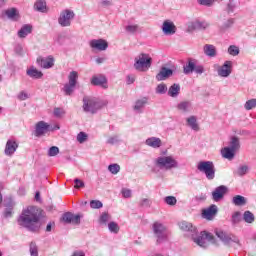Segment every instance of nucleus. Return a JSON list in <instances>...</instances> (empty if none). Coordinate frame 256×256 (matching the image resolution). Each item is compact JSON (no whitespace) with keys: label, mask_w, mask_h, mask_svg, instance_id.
I'll return each mask as SVG.
<instances>
[{"label":"nucleus","mask_w":256,"mask_h":256,"mask_svg":"<svg viewBox=\"0 0 256 256\" xmlns=\"http://www.w3.org/2000/svg\"><path fill=\"white\" fill-rule=\"evenodd\" d=\"M20 227L37 233L41 229V210L35 206H28L24 208L17 219Z\"/></svg>","instance_id":"obj_1"},{"label":"nucleus","mask_w":256,"mask_h":256,"mask_svg":"<svg viewBox=\"0 0 256 256\" xmlns=\"http://www.w3.org/2000/svg\"><path fill=\"white\" fill-rule=\"evenodd\" d=\"M156 169L161 171H171V169H179V161L173 155H161L154 159Z\"/></svg>","instance_id":"obj_2"},{"label":"nucleus","mask_w":256,"mask_h":256,"mask_svg":"<svg viewBox=\"0 0 256 256\" xmlns=\"http://www.w3.org/2000/svg\"><path fill=\"white\" fill-rule=\"evenodd\" d=\"M82 103L84 113H90V115H95L104 105L101 100L93 96H84Z\"/></svg>","instance_id":"obj_3"},{"label":"nucleus","mask_w":256,"mask_h":256,"mask_svg":"<svg viewBox=\"0 0 256 256\" xmlns=\"http://www.w3.org/2000/svg\"><path fill=\"white\" fill-rule=\"evenodd\" d=\"M152 233L156 239L157 245H161V243H166V241H169V230L165 224L159 221L153 223Z\"/></svg>","instance_id":"obj_4"},{"label":"nucleus","mask_w":256,"mask_h":256,"mask_svg":"<svg viewBox=\"0 0 256 256\" xmlns=\"http://www.w3.org/2000/svg\"><path fill=\"white\" fill-rule=\"evenodd\" d=\"M153 58L149 54L140 53L134 58V69L140 73H147L151 69Z\"/></svg>","instance_id":"obj_5"},{"label":"nucleus","mask_w":256,"mask_h":256,"mask_svg":"<svg viewBox=\"0 0 256 256\" xmlns=\"http://www.w3.org/2000/svg\"><path fill=\"white\" fill-rule=\"evenodd\" d=\"M198 171L204 173L208 181L215 179V164L212 161H200L197 165Z\"/></svg>","instance_id":"obj_6"},{"label":"nucleus","mask_w":256,"mask_h":256,"mask_svg":"<svg viewBox=\"0 0 256 256\" xmlns=\"http://www.w3.org/2000/svg\"><path fill=\"white\" fill-rule=\"evenodd\" d=\"M216 236L224 245H228L229 247H234V249H239L241 244H239V238L235 237L234 235L227 234L223 230H216Z\"/></svg>","instance_id":"obj_7"},{"label":"nucleus","mask_w":256,"mask_h":256,"mask_svg":"<svg viewBox=\"0 0 256 256\" xmlns=\"http://www.w3.org/2000/svg\"><path fill=\"white\" fill-rule=\"evenodd\" d=\"M73 19H75V11L71 9H64L60 12L58 17V24L60 27H71Z\"/></svg>","instance_id":"obj_8"},{"label":"nucleus","mask_w":256,"mask_h":256,"mask_svg":"<svg viewBox=\"0 0 256 256\" xmlns=\"http://www.w3.org/2000/svg\"><path fill=\"white\" fill-rule=\"evenodd\" d=\"M79 79V73L77 71H71L68 75V83L63 87V92L65 95H73L75 87H77V81Z\"/></svg>","instance_id":"obj_9"},{"label":"nucleus","mask_w":256,"mask_h":256,"mask_svg":"<svg viewBox=\"0 0 256 256\" xmlns=\"http://www.w3.org/2000/svg\"><path fill=\"white\" fill-rule=\"evenodd\" d=\"M192 240L199 247L205 248L207 247V241H213V235H211V233L203 231L200 233V235L197 236V232H196L192 234Z\"/></svg>","instance_id":"obj_10"},{"label":"nucleus","mask_w":256,"mask_h":256,"mask_svg":"<svg viewBox=\"0 0 256 256\" xmlns=\"http://www.w3.org/2000/svg\"><path fill=\"white\" fill-rule=\"evenodd\" d=\"M211 27V23L206 20H194L188 24V31L191 33L193 31H205V29H209Z\"/></svg>","instance_id":"obj_11"},{"label":"nucleus","mask_w":256,"mask_h":256,"mask_svg":"<svg viewBox=\"0 0 256 256\" xmlns=\"http://www.w3.org/2000/svg\"><path fill=\"white\" fill-rule=\"evenodd\" d=\"M233 73V62L225 61L222 66L217 67V74L219 77L227 78Z\"/></svg>","instance_id":"obj_12"},{"label":"nucleus","mask_w":256,"mask_h":256,"mask_svg":"<svg viewBox=\"0 0 256 256\" xmlns=\"http://www.w3.org/2000/svg\"><path fill=\"white\" fill-rule=\"evenodd\" d=\"M49 131H51V125L45 121H39L35 125L34 135L35 137H43V135L49 133Z\"/></svg>","instance_id":"obj_13"},{"label":"nucleus","mask_w":256,"mask_h":256,"mask_svg":"<svg viewBox=\"0 0 256 256\" xmlns=\"http://www.w3.org/2000/svg\"><path fill=\"white\" fill-rule=\"evenodd\" d=\"M91 49L95 51H107L109 43L105 39H93L89 42Z\"/></svg>","instance_id":"obj_14"},{"label":"nucleus","mask_w":256,"mask_h":256,"mask_svg":"<svg viewBox=\"0 0 256 256\" xmlns=\"http://www.w3.org/2000/svg\"><path fill=\"white\" fill-rule=\"evenodd\" d=\"M162 33L166 36L175 35L177 33V26L171 20H165L162 24Z\"/></svg>","instance_id":"obj_15"},{"label":"nucleus","mask_w":256,"mask_h":256,"mask_svg":"<svg viewBox=\"0 0 256 256\" xmlns=\"http://www.w3.org/2000/svg\"><path fill=\"white\" fill-rule=\"evenodd\" d=\"M17 149H19V144L17 143V141L9 139L6 142L4 154L6 155V157H13Z\"/></svg>","instance_id":"obj_16"},{"label":"nucleus","mask_w":256,"mask_h":256,"mask_svg":"<svg viewBox=\"0 0 256 256\" xmlns=\"http://www.w3.org/2000/svg\"><path fill=\"white\" fill-rule=\"evenodd\" d=\"M217 205L212 204L208 208L202 210V219H207V221H212V219L217 215Z\"/></svg>","instance_id":"obj_17"},{"label":"nucleus","mask_w":256,"mask_h":256,"mask_svg":"<svg viewBox=\"0 0 256 256\" xmlns=\"http://www.w3.org/2000/svg\"><path fill=\"white\" fill-rule=\"evenodd\" d=\"M37 63L42 69H51L55 65V58L48 56L45 58H37Z\"/></svg>","instance_id":"obj_18"},{"label":"nucleus","mask_w":256,"mask_h":256,"mask_svg":"<svg viewBox=\"0 0 256 256\" xmlns=\"http://www.w3.org/2000/svg\"><path fill=\"white\" fill-rule=\"evenodd\" d=\"M149 105V98L148 97H142L135 101L133 105V111L135 113H143V109H145V106Z\"/></svg>","instance_id":"obj_19"},{"label":"nucleus","mask_w":256,"mask_h":256,"mask_svg":"<svg viewBox=\"0 0 256 256\" xmlns=\"http://www.w3.org/2000/svg\"><path fill=\"white\" fill-rule=\"evenodd\" d=\"M62 220L64 221V223H72L73 225H79V223H81V216L67 212L63 214Z\"/></svg>","instance_id":"obj_20"},{"label":"nucleus","mask_w":256,"mask_h":256,"mask_svg":"<svg viewBox=\"0 0 256 256\" xmlns=\"http://www.w3.org/2000/svg\"><path fill=\"white\" fill-rule=\"evenodd\" d=\"M145 145L151 149H160L163 147V141L159 137L152 136L145 140Z\"/></svg>","instance_id":"obj_21"},{"label":"nucleus","mask_w":256,"mask_h":256,"mask_svg":"<svg viewBox=\"0 0 256 256\" xmlns=\"http://www.w3.org/2000/svg\"><path fill=\"white\" fill-rule=\"evenodd\" d=\"M177 109L183 115H187L188 113H192L193 103H191V101H182L177 104Z\"/></svg>","instance_id":"obj_22"},{"label":"nucleus","mask_w":256,"mask_h":256,"mask_svg":"<svg viewBox=\"0 0 256 256\" xmlns=\"http://www.w3.org/2000/svg\"><path fill=\"white\" fill-rule=\"evenodd\" d=\"M91 85L102 87V89H107V78L103 75L94 76L91 79Z\"/></svg>","instance_id":"obj_23"},{"label":"nucleus","mask_w":256,"mask_h":256,"mask_svg":"<svg viewBox=\"0 0 256 256\" xmlns=\"http://www.w3.org/2000/svg\"><path fill=\"white\" fill-rule=\"evenodd\" d=\"M227 193V188L226 186H219L215 188V190L212 192V199L213 201H221L223 197H225V194Z\"/></svg>","instance_id":"obj_24"},{"label":"nucleus","mask_w":256,"mask_h":256,"mask_svg":"<svg viewBox=\"0 0 256 256\" xmlns=\"http://www.w3.org/2000/svg\"><path fill=\"white\" fill-rule=\"evenodd\" d=\"M179 228L181 231H185L186 233H190V235L193 237L194 233H197V228L193 226L192 223L187 221H182L179 223Z\"/></svg>","instance_id":"obj_25"},{"label":"nucleus","mask_w":256,"mask_h":256,"mask_svg":"<svg viewBox=\"0 0 256 256\" xmlns=\"http://www.w3.org/2000/svg\"><path fill=\"white\" fill-rule=\"evenodd\" d=\"M173 75V70L167 68V67H162L160 69V72L156 75V80L157 81H165V79H169Z\"/></svg>","instance_id":"obj_26"},{"label":"nucleus","mask_w":256,"mask_h":256,"mask_svg":"<svg viewBox=\"0 0 256 256\" xmlns=\"http://www.w3.org/2000/svg\"><path fill=\"white\" fill-rule=\"evenodd\" d=\"M180 93H181V85L174 83L169 87L167 95L168 97H172V99H177Z\"/></svg>","instance_id":"obj_27"},{"label":"nucleus","mask_w":256,"mask_h":256,"mask_svg":"<svg viewBox=\"0 0 256 256\" xmlns=\"http://www.w3.org/2000/svg\"><path fill=\"white\" fill-rule=\"evenodd\" d=\"M26 75L30 77L31 79H42L43 78V72L39 71L34 66H31L26 70Z\"/></svg>","instance_id":"obj_28"},{"label":"nucleus","mask_w":256,"mask_h":256,"mask_svg":"<svg viewBox=\"0 0 256 256\" xmlns=\"http://www.w3.org/2000/svg\"><path fill=\"white\" fill-rule=\"evenodd\" d=\"M203 51L206 57H217V48L213 44H205Z\"/></svg>","instance_id":"obj_29"},{"label":"nucleus","mask_w":256,"mask_h":256,"mask_svg":"<svg viewBox=\"0 0 256 256\" xmlns=\"http://www.w3.org/2000/svg\"><path fill=\"white\" fill-rule=\"evenodd\" d=\"M34 10L38 11V13H47V11H49L47 2L45 0H37L34 3Z\"/></svg>","instance_id":"obj_30"},{"label":"nucleus","mask_w":256,"mask_h":256,"mask_svg":"<svg viewBox=\"0 0 256 256\" xmlns=\"http://www.w3.org/2000/svg\"><path fill=\"white\" fill-rule=\"evenodd\" d=\"M197 63V60L195 59H189L186 65L183 67V73L184 75H190V73H193L195 71V65Z\"/></svg>","instance_id":"obj_31"},{"label":"nucleus","mask_w":256,"mask_h":256,"mask_svg":"<svg viewBox=\"0 0 256 256\" xmlns=\"http://www.w3.org/2000/svg\"><path fill=\"white\" fill-rule=\"evenodd\" d=\"M233 25H235V19L228 18L219 26L220 33H225L226 31H229V29H231Z\"/></svg>","instance_id":"obj_32"},{"label":"nucleus","mask_w":256,"mask_h":256,"mask_svg":"<svg viewBox=\"0 0 256 256\" xmlns=\"http://www.w3.org/2000/svg\"><path fill=\"white\" fill-rule=\"evenodd\" d=\"M33 31V26L30 24L23 25L21 29L18 31V37L20 39H25L27 35H30V33Z\"/></svg>","instance_id":"obj_33"},{"label":"nucleus","mask_w":256,"mask_h":256,"mask_svg":"<svg viewBox=\"0 0 256 256\" xmlns=\"http://www.w3.org/2000/svg\"><path fill=\"white\" fill-rule=\"evenodd\" d=\"M221 155L224 157V159H228V161H232V159H235V150L225 147L221 150Z\"/></svg>","instance_id":"obj_34"},{"label":"nucleus","mask_w":256,"mask_h":256,"mask_svg":"<svg viewBox=\"0 0 256 256\" xmlns=\"http://www.w3.org/2000/svg\"><path fill=\"white\" fill-rule=\"evenodd\" d=\"M186 123L192 131H199V124L197 123V116H190L186 119Z\"/></svg>","instance_id":"obj_35"},{"label":"nucleus","mask_w":256,"mask_h":256,"mask_svg":"<svg viewBox=\"0 0 256 256\" xmlns=\"http://www.w3.org/2000/svg\"><path fill=\"white\" fill-rule=\"evenodd\" d=\"M5 15L8 17V19H11V21H18L19 20V11L15 8H10L5 11Z\"/></svg>","instance_id":"obj_36"},{"label":"nucleus","mask_w":256,"mask_h":256,"mask_svg":"<svg viewBox=\"0 0 256 256\" xmlns=\"http://www.w3.org/2000/svg\"><path fill=\"white\" fill-rule=\"evenodd\" d=\"M110 220H111V214H109V212H102L98 222L100 225H107Z\"/></svg>","instance_id":"obj_37"},{"label":"nucleus","mask_w":256,"mask_h":256,"mask_svg":"<svg viewBox=\"0 0 256 256\" xmlns=\"http://www.w3.org/2000/svg\"><path fill=\"white\" fill-rule=\"evenodd\" d=\"M243 221L248 224L255 223V214L249 210L245 211L243 214Z\"/></svg>","instance_id":"obj_38"},{"label":"nucleus","mask_w":256,"mask_h":256,"mask_svg":"<svg viewBox=\"0 0 256 256\" xmlns=\"http://www.w3.org/2000/svg\"><path fill=\"white\" fill-rule=\"evenodd\" d=\"M140 30L141 28L139 27V24H128L125 27V31L127 33H130L131 35H135V33H139Z\"/></svg>","instance_id":"obj_39"},{"label":"nucleus","mask_w":256,"mask_h":256,"mask_svg":"<svg viewBox=\"0 0 256 256\" xmlns=\"http://www.w3.org/2000/svg\"><path fill=\"white\" fill-rule=\"evenodd\" d=\"M232 203H233V205H236L237 207H241V206L245 205V203H247V200H245V197H243L241 195H236L233 197Z\"/></svg>","instance_id":"obj_40"},{"label":"nucleus","mask_w":256,"mask_h":256,"mask_svg":"<svg viewBox=\"0 0 256 256\" xmlns=\"http://www.w3.org/2000/svg\"><path fill=\"white\" fill-rule=\"evenodd\" d=\"M247 173H249V166L241 165L234 172V175H238V177H243V176L247 175Z\"/></svg>","instance_id":"obj_41"},{"label":"nucleus","mask_w":256,"mask_h":256,"mask_svg":"<svg viewBox=\"0 0 256 256\" xmlns=\"http://www.w3.org/2000/svg\"><path fill=\"white\" fill-rule=\"evenodd\" d=\"M239 147H241V144L239 143V138L232 137L229 143L228 148L234 150L235 152L238 151Z\"/></svg>","instance_id":"obj_42"},{"label":"nucleus","mask_w":256,"mask_h":256,"mask_svg":"<svg viewBox=\"0 0 256 256\" xmlns=\"http://www.w3.org/2000/svg\"><path fill=\"white\" fill-rule=\"evenodd\" d=\"M156 95H165V93H168L167 84L160 83L155 88Z\"/></svg>","instance_id":"obj_43"},{"label":"nucleus","mask_w":256,"mask_h":256,"mask_svg":"<svg viewBox=\"0 0 256 256\" xmlns=\"http://www.w3.org/2000/svg\"><path fill=\"white\" fill-rule=\"evenodd\" d=\"M120 229L121 228L119 227V224H117V222L111 221L108 223V231H110V233L117 235V233H119Z\"/></svg>","instance_id":"obj_44"},{"label":"nucleus","mask_w":256,"mask_h":256,"mask_svg":"<svg viewBox=\"0 0 256 256\" xmlns=\"http://www.w3.org/2000/svg\"><path fill=\"white\" fill-rule=\"evenodd\" d=\"M235 9H237V5L233 0H230L226 4V9H225L226 13H228V15H231V13H235Z\"/></svg>","instance_id":"obj_45"},{"label":"nucleus","mask_w":256,"mask_h":256,"mask_svg":"<svg viewBox=\"0 0 256 256\" xmlns=\"http://www.w3.org/2000/svg\"><path fill=\"white\" fill-rule=\"evenodd\" d=\"M255 107H256V99L255 98L247 100L246 103L244 104V109H246V111H251V109H255Z\"/></svg>","instance_id":"obj_46"},{"label":"nucleus","mask_w":256,"mask_h":256,"mask_svg":"<svg viewBox=\"0 0 256 256\" xmlns=\"http://www.w3.org/2000/svg\"><path fill=\"white\" fill-rule=\"evenodd\" d=\"M29 251L31 256H39V248L35 242L30 243Z\"/></svg>","instance_id":"obj_47"},{"label":"nucleus","mask_w":256,"mask_h":256,"mask_svg":"<svg viewBox=\"0 0 256 256\" xmlns=\"http://www.w3.org/2000/svg\"><path fill=\"white\" fill-rule=\"evenodd\" d=\"M228 53L232 57H237V55H239V53H240V50L237 45H230L228 47Z\"/></svg>","instance_id":"obj_48"},{"label":"nucleus","mask_w":256,"mask_h":256,"mask_svg":"<svg viewBox=\"0 0 256 256\" xmlns=\"http://www.w3.org/2000/svg\"><path fill=\"white\" fill-rule=\"evenodd\" d=\"M108 171H110L112 175H117V173L121 171V166H119V164H110L108 166Z\"/></svg>","instance_id":"obj_49"},{"label":"nucleus","mask_w":256,"mask_h":256,"mask_svg":"<svg viewBox=\"0 0 256 256\" xmlns=\"http://www.w3.org/2000/svg\"><path fill=\"white\" fill-rule=\"evenodd\" d=\"M119 135H112L109 136L106 140L107 145H116V143H119Z\"/></svg>","instance_id":"obj_50"},{"label":"nucleus","mask_w":256,"mask_h":256,"mask_svg":"<svg viewBox=\"0 0 256 256\" xmlns=\"http://www.w3.org/2000/svg\"><path fill=\"white\" fill-rule=\"evenodd\" d=\"M164 202L166 205H170V206H174L177 205V198H175L174 196H167L164 198Z\"/></svg>","instance_id":"obj_51"},{"label":"nucleus","mask_w":256,"mask_h":256,"mask_svg":"<svg viewBox=\"0 0 256 256\" xmlns=\"http://www.w3.org/2000/svg\"><path fill=\"white\" fill-rule=\"evenodd\" d=\"M241 221V212H234L232 214L231 222L233 225H237Z\"/></svg>","instance_id":"obj_52"},{"label":"nucleus","mask_w":256,"mask_h":256,"mask_svg":"<svg viewBox=\"0 0 256 256\" xmlns=\"http://www.w3.org/2000/svg\"><path fill=\"white\" fill-rule=\"evenodd\" d=\"M121 193H122V197H124V199H131V197L133 195V192L129 188H122Z\"/></svg>","instance_id":"obj_53"},{"label":"nucleus","mask_w":256,"mask_h":256,"mask_svg":"<svg viewBox=\"0 0 256 256\" xmlns=\"http://www.w3.org/2000/svg\"><path fill=\"white\" fill-rule=\"evenodd\" d=\"M91 209H101L103 207V202L99 200H92L90 201Z\"/></svg>","instance_id":"obj_54"},{"label":"nucleus","mask_w":256,"mask_h":256,"mask_svg":"<svg viewBox=\"0 0 256 256\" xmlns=\"http://www.w3.org/2000/svg\"><path fill=\"white\" fill-rule=\"evenodd\" d=\"M56 155H59V147L52 146L48 150V156L49 157H56Z\"/></svg>","instance_id":"obj_55"},{"label":"nucleus","mask_w":256,"mask_h":256,"mask_svg":"<svg viewBox=\"0 0 256 256\" xmlns=\"http://www.w3.org/2000/svg\"><path fill=\"white\" fill-rule=\"evenodd\" d=\"M215 1L217 0H198V3L204 7H213V5H215Z\"/></svg>","instance_id":"obj_56"},{"label":"nucleus","mask_w":256,"mask_h":256,"mask_svg":"<svg viewBox=\"0 0 256 256\" xmlns=\"http://www.w3.org/2000/svg\"><path fill=\"white\" fill-rule=\"evenodd\" d=\"M29 97L30 95L27 93V91H20L17 95V99H19V101H27Z\"/></svg>","instance_id":"obj_57"},{"label":"nucleus","mask_w":256,"mask_h":256,"mask_svg":"<svg viewBox=\"0 0 256 256\" xmlns=\"http://www.w3.org/2000/svg\"><path fill=\"white\" fill-rule=\"evenodd\" d=\"M194 72H196L197 75H203V73H205V67L201 64H198L196 61Z\"/></svg>","instance_id":"obj_58"},{"label":"nucleus","mask_w":256,"mask_h":256,"mask_svg":"<svg viewBox=\"0 0 256 256\" xmlns=\"http://www.w3.org/2000/svg\"><path fill=\"white\" fill-rule=\"evenodd\" d=\"M87 133L85 132H80L77 135V141L78 143H85V141H87Z\"/></svg>","instance_id":"obj_59"},{"label":"nucleus","mask_w":256,"mask_h":256,"mask_svg":"<svg viewBox=\"0 0 256 256\" xmlns=\"http://www.w3.org/2000/svg\"><path fill=\"white\" fill-rule=\"evenodd\" d=\"M99 5L104 8L111 7L113 6V0H100Z\"/></svg>","instance_id":"obj_60"},{"label":"nucleus","mask_w":256,"mask_h":256,"mask_svg":"<svg viewBox=\"0 0 256 256\" xmlns=\"http://www.w3.org/2000/svg\"><path fill=\"white\" fill-rule=\"evenodd\" d=\"M75 183V189H81V187H85V182H83L81 179L76 178L74 180Z\"/></svg>","instance_id":"obj_61"},{"label":"nucleus","mask_w":256,"mask_h":256,"mask_svg":"<svg viewBox=\"0 0 256 256\" xmlns=\"http://www.w3.org/2000/svg\"><path fill=\"white\" fill-rule=\"evenodd\" d=\"M54 115L55 117H63V115H65V110H63V108H55Z\"/></svg>","instance_id":"obj_62"},{"label":"nucleus","mask_w":256,"mask_h":256,"mask_svg":"<svg viewBox=\"0 0 256 256\" xmlns=\"http://www.w3.org/2000/svg\"><path fill=\"white\" fill-rule=\"evenodd\" d=\"M141 207H151V200L144 198L140 201Z\"/></svg>","instance_id":"obj_63"},{"label":"nucleus","mask_w":256,"mask_h":256,"mask_svg":"<svg viewBox=\"0 0 256 256\" xmlns=\"http://www.w3.org/2000/svg\"><path fill=\"white\" fill-rule=\"evenodd\" d=\"M71 256H85V252L83 250H75Z\"/></svg>","instance_id":"obj_64"}]
</instances>
